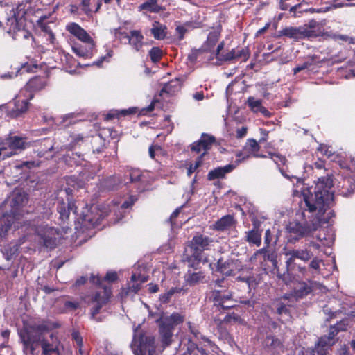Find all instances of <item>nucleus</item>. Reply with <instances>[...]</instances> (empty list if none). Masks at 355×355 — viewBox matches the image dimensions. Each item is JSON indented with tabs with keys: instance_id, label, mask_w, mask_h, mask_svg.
<instances>
[{
	"instance_id": "nucleus-5",
	"label": "nucleus",
	"mask_w": 355,
	"mask_h": 355,
	"mask_svg": "<svg viewBox=\"0 0 355 355\" xmlns=\"http://www.w3.org/2000/svg\"><path fill=\"white\" fill-rule=\"evenodd\" d=\"M39 243L49 250L55 249L62 239H67V234L71 232V228L67 226L60 227H49L37 228Z\"/></svg>"
},
{
	"instance_id": "nucleus-13",
	"label": "nucleus",
	"mask_w": 355,
	"mask_h": 355,
	"mask_svg": "<svg viewBox=\"0 0 355 355\" xmlns=\"http://www.w3.org/2000/svg\"><path fill=\"white\" fill-rule=\"evenodd\" d=\"M28 202V194L21 190L13 191L10 200V206L12 209V214L15 215L17 211L26 206Z\"/></svg>"
},
{
	"instance_id": "nucleus-58",
	"label": "nucleus",
	"mask_w": 355,
	"mask_h": 355,
	"mask_svg": "<svg viewBox=\"0 0 355 355\" xmlns=\"http://www.w3.org/2000/svg\"><path fill=\"white\" fill-rule=\"evenodd\" d=\"M91 0H82L81 6L83 10L86 13L89 14L92 10L89 8Z\"/></svg>"
},
{
	"instance_id": "nucleus-4",
	"label": "nucleus",
	"mask_w": 355,
	"mask_h": 355,
	"mask_svg": "<svg viewBox=\"0 0 355 355\" xmlns=\"http://www.w3.org/2000/svg\"><path fill=\"white\" fill-rule=\"evenodd\" d=\"M50 330L46 323L34 324L20 331L19 336L23 343V350L26 355H34L37 346L44 339V334Z\"/></svg>"
},
{
	"instance_id": "nucleus-24",
	"label": "nucleus",
	"mask_w": 355,
	"mask_h": 355,
	"mask_svg": "<svg viewBox=\"0 0 355 355\" xmlns=\"http://www.w3.org/2000/svg\"><path fill=\"white\" fill-rule=\"evenodd\" d=\"M247 105L254 112H261L263 116H269L270 112L267 109L262 106L261 100L256 99L254 97L250 96L247 101Z\"/></svg>"
},
{
	"instance_id": "nucleus-8",
	"label": "nucleus",
	"mask_w": 355,
	"mask_h": 355,
	"mask_svg": "<svg viewBox=\"0 0 355 355\" xmlns=\"http://www.w3.org/2000/svg\"><path fill=\"white\" fill-rule=\"evenodd\" d=\"M22 21V19L18 20L15 15L7 19L6 26H8L7 32L9 34L13 33L12 37L15 40L19 39L20 37H24V39L32 37L30 32L24 28H21Z\"/></svg>"
},
{
	"instance_id": "nucleus-63",
	"label": "nucleus",
	"mask_w": 355,
	"mask_h": 355,
	"mask_svg": "<svg viewBox=\"0 0 355 355\" xmlns=\"http://www.w3.org/2000/svg\"><path fill=\"white\" fill-rule=\"evenodd\" d=\"M84 137L80 135H76L73 136V141L71 143L72 146L80 144V142H83Z\"/></svg>"
},
{
	"instance_id": "nucleus-11",
	"label": "nucleus",
	"mask_w": 355,
	"mask_h": 355,
	"mask_svg": "<svg viewBox=\"0 0 355 355\" xmlns=\"http://www.w3.org/2000/svg\"><path fill=\"white\" fill-rule=\"evenodd\" d=\"M156 322L159 326V338L162 347L169 346L173 341L174 328L171 324L163 322V315L157 319Z\"/></svg>"
},
{
	"instance_id": "nucleus-31",
	"label": "nucleus",
	"mask_w": 355,
	"mask_h": 355,
	"mask_svg": "<svg viewBox=\"0 0 355 355\" xmlns=\"http://www.w3.org/2000/svg\"><path fill=\"white\" fill-rule=\"evenodd\" d=\"M26 99L23 101H17L15 103V108L11 111V116L13 117H18L28 110V101Z\"/></svg>"
},
{
	"instance_id": "nucleus-50",
	"label": "nucleus",
	"mask_w": 355,
	"mask_h": 355,
	"mask_svg": "<svg viewBox=\"0 0 355 355\" xmlns=\"http://www.w3.org/2000/svg\"><path fill=\"white\" fill-rule=\"evenodd\" d=\"M247 280V285L248 289L255 288L259 284V282L257 281V278L254 276H248V278L245 279Z\"/></svg>"
},
{
	"instance_id": "nucleus-3",
	"label": "nucleus",
	"mask_w": 355,
	"mask_h": 355,
	"mask_svg": "<svg viewBox=\"0 0 355 355\" xmlns=\"http://www.w3.org/2000/svg\"><path fill=\"white\" fill-rule=\"evenodd\" d=\"M287 229L291 233L300 236H313L324 245H329L333 242V233L329 226L323 227L321 223H288Z\"/></svg>"
},
{
	"instance_id": "nucleus-62",
	"label": "nucleus",
	"mask_w": 355,
	"mask_h": 355,
	"mask_svg": "<svg viewBox=\"0 0 355 355\" xmlns=\"http://www.w3.org/2000/svg\"><path fill=\"white\" fill-rule=\"evenodd\" d=\"M136 200H137V198H135L134 196L130 197L128 200L125 201L122 204L121 207L122 208H128V207H131L135 203Z\"/></svg>"
},
{
	"instance_id": "nucleus-10",
	"label": "nucleus",
	"mask_w": 355,
	"mask_h": 355,
	"mask_svg": "<svg viewBox=\"0 0 355 355\" xmlns=\"http://www.w3.org/2000/svg\"><path fill=\"white\" fill-rule=\"evenodd\" d=\"M47 85L46 78L35 76L29 80L24 86L23 91L27 92L25 94L28 99H33L35 93L44 89Z\"/></svg>"
},
{
	"instance_id": "nucleus-44",
	"label": "nucleus",
	"mask_w": 355,
	"mask_h": 355,
	"mask_svg": "<svg viewBox=\"0 0 355 355\" xmlns=\"http://www.w3.org/2000/svg\"><path fill=\"white\" fill-rule=\"evenodd\" d=\"M343 324L341 322L336 323L335 325L331 326L329 329V336H326L327 341L329 343H332L331 341L334 337L340 331H345V327H340V325Z\"/></svg>"
},
{
	"instance_id": "nucleus-60",
	"label": "nucleus",
	"mask_w": 355,
	"mask_h": 355,
	"mask_svg": "<svg viewBox=\"0 0 355 355\" xmlns=\"http://www.w3.org/2000/svg\"><path fill=\"white\" fill-rule=\"evenodd\" d=\"M320 261L317 257L313 258L309 264L310 268L314 270H319Z\"/></svg>"
},
{
	"instance_id": "nucleus-38",
	"label": "nucleus",
	"mask_w": 355,
	"mask_h": 355,
	"mask_svg": "<svg viewBox=\"0 0 355 355\" xmlns=\"http://www.w3.org/2000/svg\"><path fill=\"white\" fill-rule=\"evenodd\" d=\"M182 291V288L173 287L169 289L167 292L162 293L159 295V301L163 304L168 303L173 297L176 293H180Z\"/></svg>"
},
{
	"instance_id": "nucleus-48",
	"label": "nucleus",
	"mask_w": 355,
	"mask_h": 355,
	"mask_svg": "<svg viewBox=\"0 0 355 355\" xmlns=\"http://www.w3.org/2000/svg\"><path fill=\"white\" fill-rule=\"evenodd\" d=\"M130 179L131 182H137L142 180V175L139 170L134 169L130 172Z\"/></svg>"
},
{
	"instance_id": "nucleus-12",
	"label": "nucleus",
	"mask_w": 355,
	"mask_h": 355,
	"mask_svg": "<svg viewBox=\"0 0 355 355\" xmlns=\"http://www.w3.org/2000/svg\"><path fill=\"white\" fill-rule=\"evenodd\" d=\"M224 44L223 42H221L217 47L216 51V57L218 60L221 61H229L232 60L235 58H247V51L242 49H232L230 52L227 53H224L223 52H221L223 49Z\"/></svg>"
},
{
	"instance_id": "nucleus-55",
	"label": "nucleus",
	"mask_w": 355,
	"mask_h": 355,
	"mask_svg": "<svg viewBox=\"0 0 355 355\" xmlns=\"http://www.w3.org/2000/svg\"><path fill=\"white\" fill-rule=\"evenodd\" d=\"M218 40V35L216 33H211L207 37V43L211 46H214Z\"/></svg>"
},
{
	"instance_id": "nucleus-28",
	"label": "nucleus",
	"mask_w": 355,
	"mask_h": 355,
	"mask_svg": "<svg viewBox=\"0 0 355 355\" xmlns=\"http://www.w3.org/2000/svg\"><path fill=\"white\" fill-rule=\"evenodd\" d=\"M234 267V264L233 262L227 261L223 263L220 259L218 261V270L227 277L236 275Z\"/></svg>"
},
{
	"instance_id": "nucleus-45",
	"label": "nucleus",
	"mask_w": 355,
	"mask_h": 355,
	"mask_svg": "<svg viewBox=\"0 0 355 355\" xmlns=\"http://www.w3.org/2000/svg\"><path fill=\"white\" fill-rule=\"evenodd\" d=\"M73 205L72 203L68 204L67 208L64 205H61L58 208V213L60 214V219L62 220H67L69 219V209H72Z\"/></svg>"
},
{
	"instance_id": "nucleus-27",
	"label": "nucleus",
	"mask_w": 355,
	"mask_h": 355,
	"mask_svg": "<svg viewBox=\"0 0 355 355\" xmlns=\"http://www.w3.org/2000/svg\"><path fill=\"white\" fill-rule=\"evenodd\" d=\"M129 39L130 44L136 50L139 51V49L143 46V39L144 36L141 35V32L139 31H131L130 32V35L128 37Z\"/></svg>"
},
{
	"instance_id": "nucleus-43",
	"label": "nucleus",
	"mask_w": 355,
	"mask_h": 355,
	"mask_svg": "<svg viewBox=\"0 0 355 355\" xmlns=\"http://www.w3.org/2000/svg\"><path fill=\"white\" fill-rule=\"evenodd\" d=\"M202 256H200V259L198 260L197 258H196V257H194V254H193V253H191V254H184V261L189 263V267L193 268L195 270H196L198 268L202 261Z\"/></svg>"
},
{
	"instance_id": "nucleus-59",
	"label": "nucleus",
	"mask_w": 355,
	"mask_h": 355,
	"mask_svg": "<svg viewBox=\"0 0 355 355\" xmlns=\"http://www.w3.org/2000/svg\"><path fill=\"white\" fill-rule=\"evenodd\" d=\"M310 65H311V63L305 62L303 64L297 66L295 68L293 69L294 74H296L298 72L307 69Z\"/></svg>"
},
{
	"instance_id": "nucleus-39",
	"label": "nucleus",
	"mask_w": 355,
	"mask_h": 355,
	"mask_svg": "<svg viewBox=\"0 0 355 355\" xmlns=\"http://www.w3.org/2000/svg\"><path fill=\"white\" fill-rule=\"evenodd\" d=\"M202 278H204V275L202 272L192 273L188 272L184 277L187 283L191 286H193L198 283Z\"/></svg>"
},
{
	"instance_id": "nucleus-9",
	"label": "nucleus",
	"mask_w": 355,
	"mask_h": 355,
	"mask_svg": "<svg viewBox=\"0 0 355 355\" xmlns=\"http://www.w3.org/2000/svg\"><path fill=\"white\" fill-rule=\"evenodd\" d=\"M211 242V240L209 237L202 234H197L193 237L188 246L190 248L191 253H193L194 257L199 260L202 252L209 249Z\"/></svg>"
},
{
	"instance_id": "nucleus-61",
	"label": "nucleus",
	"mask_w": 355,
	"mask_h": 355,
	"mask_svg": "<svg viewBox=\"0 0 355 355\" xmlns=\"http://www.w3.org/2000/svg\"><path fill=\"white\" fill-rule=\"evenodd\" d=\"M136 200H137V198H135L134 196L130 197L128 200L125 201L122 204L121 207L122 208H128V207H131L135 203Z\"/></svg>"
},
{
	"instance_id": "nucleus-57",
	"label": "nucleus",
	"mask_w": 355,
	"mask_h": 355,
	"mask_svg": "<svg viewBox=\"0 0 355 355\" xmlns=\"http://www.w3.org/2000/svg\"><path fill=\"white\" fill-rule=\"evenodd\" d=\"M112 56V51L110 50L108 51L107 53L105 56H102L96 62H94L93 63V65H96L97 67H101L102 65V63L107 60L108 58H111Z\"/></svg>"
},
{
	"instance_id": "nucleus-18",
	"label": "nucleus",
	"mask_w": 355,
	"mask_h": 355,
	"mask_svg": "<svg viewBox=\"0 0 355 355\" xmlns=\"http://www.w3.org/2000/svg\"><path fill=\"white\" fill-rule=\"evenodd\" d=\"M241 163V160H236L234 164H227L223 167H218L208 173V179L213 180L218 178H223L226 173H230Z\"/></svg>"
},
{
	"instance_id": "nucleus-6",
	"label": "nucleus",
	"mask_w": 355,
	"mask_h": 355,
	"mask_svg": "<svg viewBox=\"0 0 355 355\" xmlns=\"http://www.w3.org/2000/svg\"><path fill=\"white\" fill-rule=\"evenodd\" d=\"M131 347L135 355H155V337L149 332L137 331L134 334Z\"/></svg>"
},
{
	"instance_id": "nucleus-1",
	"label": "nucleus",
	"mask_w": 355,
	"mask_h": 355,
	"mask_svg": "<svg viewBox=\"0 0 355 355\" xmlns=\"http://www.w3.org/2000/svg\"><path fill=\"white\" fill-rule=\"evenodd\" d=\"M333 180L330 176L319 178L315 182L314 193L304 197L308 211L315 216L318 222H329L335 218L334 210L328 207L334 199L331 191Z\"/></svg>"
},
{
	"instance_id": "nucleus-53",
	"label": "nucleus",
	"mask_w": 355,
	"mask_h": 355,
	"mask_svg": "<svg viewBox=\"0 0 355 355\" xmlns=\"http://www.w3.org/2000/svg\"><path fill=\"white\" fill-rule=\"evenodd\" d=\"M273 235L271 233L270 230L268 229L264 235V246L270 247V245L272 241Z\"/></svg>"
},
{
	"instance_id": "nucleus-41",
	"label": "nucleus",
	"mask_w": 355,
	"mask_h": 355,
	"mask_svg": "<svg viewBox=\"0 0 355 355\" xmlns=\"http://www.w3.org/2000/svg\"><path fill=\"white\" fill-rule=\"evenodd\" d=\"M75 229L76 231L75 232V236H72L73 239L75 237L76 239L81 236V234H83L84 231L83 230L87 229L89 227L95 228L98 227V225L99 223H75Z\"/></svg>"
},
{
	"instance_id": "nucleus-26",
	"label": "nucleus",
	"mask_w": 355,
	"mask_h": 355,
	"mask_svg": "<svg viewBox=\"0 0 355 355\" xmlns=\"http://www.w3.org/2000/svg\"><path fill=\"white\" fill-rule=\"evenodd\" d=\"M187 325L189 327V332L192 335H193L195 338H196L198 340L201 339L204 342H205L207 343V345L205 346L212 347L213 346L215 345L214 343L211 340H210L208 338L202 335V334L200 333V331L199 330V327L197 324H196L191 322H188Z\"/></svg>"
},
{
	"instance_id": "nucleus-56",
	"label": "nucleus",
	"mask_w": 355,
	"mask_h": 355,
	"mask_svg": "<svg viewBox=\"0 0 355 355\" xmlns=\"http://www.w3.org/2000/svg\"><path fill=\"white\" fill-rule=\"evenodd\" d=\"M240 319V317L236 313H232L227 314L225 316L223 321L225 322H231L232 321L237 322Z\"/></svg>"
},
{
	"instance_id": "nucleus-36",
	"label": "nucleus",
	"mask_w": 355,
	"mask_h": 355,
	"mask_svg": "<svg viewBox=\"0 0 355 355\" xmlns=\"http://www.w3.org/2000/svg\"><path fill=\"white\" fill-rule=\"evenodd\" d=\"M157 1L158 0H148L146 2L139 6V9L157 13L162 10V8L157 4Z\"/></svg>"
},
{
	"instance_id": "nucleus-35",
	"label": "nucleus",
	"mask_w": 355,
	"mask_h": 355,
	"mask_svg": "<svg viewBox=\"0 0 355 355\" xmlns=\"http://www.w3.org/2000/svg\"><path fill=\"white\" fill-rule=\"evenodd\" d=\"M184 320V318L179 313H173L170 316H163V322L171 324L173 328L176 325L182 324Z\"/></svg>"
},
{
	"instance_id": "nucleus-51",
	"label": "nucleus",
	"mask_w": 355,
	"mask_h": 355,
	"mask_svg": "<svg viewBox=\"0 0 355 355\" xmlns=\"http://www.w3.org/2000/svg\"><path fill=\"white\" fill-rule=\"evenodd\" d=\"M11 227L12 223H0V239L6 235Z\"/></svg>"
},
{
	"instance_id": "nucleus-23",
	"label": "nucleus",
	"mask_w": 355,
	"mask_h": 355,
	"mask_svg": "<svg viewBox=\"0 0 355 355\" xmlns=\"http://www.w3.org/2000/svg\"><path fill=\"white\" fill-rule=\"evenodd\" d=\"M279 34L280 35L286 36L297 40L305 38L301 26L285 28L279 31Z\"/></svg>"
},
{
	"instance_id": "nucleus-19",
	"label": "nucleus",
	"mask_w": 355,
	"mask_h": 355,
	"mask_svg": "<svg viewBox=\"0 0 355 355\" xmlns=\"http://www.w3.org/2000/svg\"><path fill=\"white\" fill-rule=\"evenodd\" d=\"M316 284L314 281L301 282L293 291V296L297 299H302L311 293L314 289V285Z\"/></svg>"
},
{
	"instance_id": "nucleus-49",
	"label": "nucleus",
	"mask_w": 355,
	"mask_h": 355,
	"mask_svg": "<svg viewBox=\"0 0 355 355\" xmlns=\"http://www.w3.org/2000/svg\"><path fill=\"white\" fill-rule=\"evenodd\" d=\"M266 340L267 342L271 340V343L270 344H267V345H269L273 348L281 347L282 345L279 339L271 335L267 336Z\"/></svg>"
},
{
	"instance_id": "nucleus-54",
	"label": "nucleus",
	"mask_w": 355,
	"mask_h": 355,
	"mask_svg": "<svg viewBox=\"0 0 355 355\" xmlns=\"http://www.w3.org/2000/svg\"><path fill=\"white\" fill-rule=\"evenodd\" d=\"M251 155V153L245 151L244 149L242 151L236 153V157H238L237 160H241V162L246 159H248Z\"/></svg>"
},
{
	"instance_id": "nucleus-64",
	"label": "nucleus",
	"mask_w": 355,
	"mask_h": 355,
	"mask_svg": "<svg viewBox=\"0 0 355 355\" xmlns=\"http://www.w3.org/2000/svg\"><path fill=\"white\" fill-rule=\"evenodd\" d=\"M78 305L79 304L78 302H74L71 301H67L64 303V307L66 309H69L71 310H76L78 307Z\"/></svg>"
},
{
	"instance_id": "nucleus-14",
	"label": "nucleus",
	"mask_w": 355,
	"mask_h": 355,
	"mask_svg": "<svg viewBox=\"0 0 355 355\" xmlns=\"http://www.w3.org/2000/svg\"><path fill=\"white\" fill-rule=\"evenodd\" d=\"M214 141V137L203 134L198 141L192 144L191 150L204 155Z\"/></svg>"
},
{
	"instance_id": "nucleus-21",
	"label": "nucleus",
	"mask_w": 355,
	"mask_h": 355,
	"mask_svg": "<svg viewBox=\"0 0 355 355\" xmlns=\"http://www.w3.org/2000/svg\"><path fill=\"white\" fill-rule=\"evenodd\" d=\"M232 295L230 293L223 292L221 291L214 290L211 292V297L212 298L214 305L218 309L224 303L227 304L231 301Z\"/></svg>"
},
{
	"instance_id": "nucleus-25",
	"label": "nucleus",
	"mask_w": 355,
	"mask_h": 355,
	"mask_svg": "<svg viewBox=\"0 0 355 355\" xmlns=\"http://www.w3.org/2000/svg\"><path fill=\"white\" fill-rule=\"evenodd\" d=\"M85 46L83 45H75L72 47L73 51L78 56L83 58H90L92 55L93 49L95 46L94 42L85 43Z\"/></svg>"
},
{
	"instance_id": "nucleus-47",
	"label": "nucleus",
	"mask_w": 355,
	"mask_h": 355,
	"mask_svg": "<svg viewBox=\"0 0 355 355\" xmlns=\"http://www.w3.org/2000/svg\"><path fill=\"white\" fill-rule=\"evenodd\" d=\"M149 55L152 62H157L161 59L162 56V51L158 47H153L149 51Z\"/></svg>"
},
{
	"instance_id": "nucleus-20",
	"label": "nucleus",
	"mask_w": 355,
	"mask_h": 355,
	"mask_svg": "<svg viewBox=\"0 0 355 355\" xmlns=\"http://www.w3.org/2000/svg\"><path fill=\"white\" fill-rule=\"evenodd\" d=\"M305 38L316 37L322 33V27L315 20H311L308 24L301 26Z\"/></svg>"
},
{
	"instance_id": "nucleus-17",
	"label": "nucleus",
	"mask_w": 355,
	"mask_h": 355,
	"mask_svg": "<svg viewBox=\"0 0 355 355\" xmlns=\"http://www.w3.org/2000/svg\"><path fill=\"white\" fill-rule=\"evenodd\" d=\"M67 30L83 43L94 42L86 31L76 23L68 24Z\"/></svg>"
},
{
	"instance_id": "nucleus-33",
	"label": "nucleus",
	"mask_w": 355,
	"mask_h": 355,
	"mask_svg": "<svg viewBox=\"0 0 355 355\" xmlns=\"http://www.w3.org/2000/svg\"><path fill=\"white\" fill-rule=\"evenodd\" d=\"M180 89V85L178 80H171L165 84L160 91V95L162 96L164 93L168 95L175 94Z\"/></svg>"
},
{
	"instance_id": "nucleus-46",
	"label": "nucleus",
	"mask_w": 355,
	"mask_h": 355,
	"mask_svg": "<svg viewBox=\"0 0 355 355\" xmlns=\"http://www.w3.org/2000/svg\"><path fill=\"white\" fill-rule=\"evenodd\" d=\"M121 181L118 177H111L105 180V187L110 190H114L118 188Z\"/></svg>"
},
{
	"instance_id": "nucleus-22",
	"label": "nucleus",
	"mask_w": 355,
	"mask_h": 355,
	"mask_svg": "<svg viewBox=\"0 0 355 355\" xmlns=\"http://www.w3.org/2000/svg\"><path fill=\"white\" fill-rule=\"evenodd\" d=\"M332 343L327 341L326 336H322L315 344L312 351L313 355H329V349Z\"/></svg>"
},
{
	"instance_id": "nucleus-34",
	"label": "nucleus",
	"mask_w": 355,
	"mask_h": 355,
	"mask_svg": "<svg viewBox=\"0 0 355 355\" xmlns=\"http://www.w3.org/2000/svg\"><path fill=\"white\" fill-rule=\"evenodd\" d=\"M260 146L255 139H250L248 140L246 145L244 147V150L252 153V155L255 157H266V155H259L257 153Z\"/></svg>"
},
{
	"instance_id": "nucleus-15",
	"label": "nucleus",
	"mask_w": 355,
	"mask_h": 355,
	"mask_svg": "<svg viewBox=\"0 0 355 355\" xmlns=\"http://www.w3.org/2000/svg\"><path fill=\"white\" fill-rule=\"evenodd\" d=\"M275 252L270 249V247L263 246L261 249L257 250L251 257V261L259 260L260 263L271 261L273 263L276 261Z\"/></svg>"
},
{
	"instance_id": "nucleus-16",
	"label": "nucleus",
	"mask_w": 355,
	"mask_h": 355,
	"mask_svg": "<svg viewBox=\"0 0 355 355\" xmlns=\"http://www.w3.org/2000/svg\"><path fill=\"white\" fill-rule=\"evenodd\" d=\"M262 232L261 223H253L252 229L245 232V241L250 245L259 247L261 244Z\"/></svg>"
},
{
	"instance_id": "nucleus-42",
	"label": "nucleus",
	"mask_w": 355,
	"mask_h": 355,
	"mask_svg": "<svg viewBox=\"0 0 355 355\" xmlns=\"http://www.w3.org/2000/svg\"><path fill=\"white\" fill-rule=\"evenodd\" d=\"M183 355H208L202 347L195 343H189L187 352Z\"/></svg>"
},
{
	"instance_id": "nucleus-2",
	"label": "nucleus",
	"mask_w": 355,
	"mask_h": 355,
	"mask_svg": "<svg viewBox=\"0 0 355 355\" xmlns=\"http://www.w3.org/2000/svg\"><path fill=\"white\" fill-rule=\"evenodd\" d=\"M118 280V275L114 271H108L103 278L99 276L93 277L92 282L98 287L103 288V291H96L92 296L91 301L94 304L91 309V315L94 318L98 314L105 305L110 300L112 296V286H105L104 281L113 283Z\"/></svg>"
},
{
	"instance_id": "nucleus-7",
	"label": "nucleus",
	"mask_w": 355,
	"mask_h": 355,
	"mask_svg": "<svg viewBox=\"0 0 355 355\" xmlns=\"http://www.w3.org/2000/svg\"><path fill=\"white\" fill-rule=\"evenodd\" d=\"M3 146L8 148L7 151L3 155V158L12 157L17 153L18 151L24 150L27 146L25 139L18 136L9 135L2 141Z\"/></svg>"
},
{
	"instance_id": "nucleus-40",
	"label": "nucleus",
	"mask_w": 355,
	"mask_h": 355,
	"mask_svg": "<svg viewBox=\"0 0 355 355\" xmlns=\"http://www.w3.org/2000/svg\"><path fill=\"white\" fill-rule=\"evenodd\" d=\"M71 338L74 342V346L78 349V352L80 355H84L83 350V338L78 331H73L71 333Z\"/></svg>"
},
{
	"instance_id": "nucleus-37",
	"label": "nucleus",
	"mask_w": 355,
	"mask_h": 355,
	"mask_svg": "<svg viewBox=\"0 0 355 355\" xmlns=\"http://www.w3.org/2000/svg\"><path fill=\"white\" fill-rule=\"evenodd\" d=\"M39 345L42 347L43 355H51L53 353L58 352V346L53 343H50L45 338Z\"/></svg>"
},
{
	"instance_id": "nucleus-52",
	"label": "nucleus",
	"mask_w": 355,
	"mask_h": 355,
	"mask_svg": "<svg viewBox=\"0 0 355 355\" xmlns=\"http://www.w3.org/2000/svg\"><path fill=\"white\" fill-rule=\"evenodd\" d=\"M148 277L143 275H137L136 274H132L131 276V281L133 282L139 281L140 284L144 283L148 281Z\"/></svg>"
},
{
	"instance_id": "nucleus-29",
	"label": "nucleus",
	"mask_w": 355,
	"mask_h": 355,
	"mask_svg": "<svg viewBox=\"0 0 355 355\" xmlns=\"http://www.w3.org/2000/svg\"><path fill=\"white\" fill-rule=\"evenodd\" d=\"M166 26L158 21H154L150 32L156 40H163L166 35Z\"/></svg>"
},
{
	"instance_id": "nucleus-30",
	"label": "nucleus",
	"mask_w": 355,
	"mask_h": 355,
	"mask_svg": "<svg viewBox=\"0 0 355 355\" xmlns=\"http://www.w3.org/2000/svg\"><path fill=\"white\" fill-rule=\"evenodd\" d=\"M286 254L292 256L293 257H295L305 261L309 260L313 257V253L307 249L291 250H288Z\"/></svg>"
},
{
	"instance_id": "nucleus-32",
	"label": "nucleus",
	"mask_w": 355,
	"mask_h": 355,
	"mask_svg": "<svg viewBox=\"0 0 355 355\" xmlns=\"http://www.w3.org/2000/svg\"><path fill=\"white\" fill-rule=\"evenodd\" d=\"M355 6L354 3H339L338 2V0H334L331 2L326 3V6L321 7L320 8H317L316 12L317 13H322V12H327L331 10L343 8L344 6Z\"/></svg>"
}]
</instances>
